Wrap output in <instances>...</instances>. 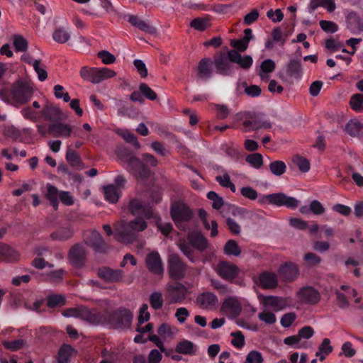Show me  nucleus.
Here are the masks:
<instances>
[{
	"instance_id": "1",
	"label": "nucleus",
	"mask_w": 363,
	"mask_h": 363,
	"mask_svg": "<svg viewBox=\"0 0 363 363\" xmlns=\"http://www.w3.org/2000/svg\"><path fill=\"white\" fill-rule=\"evenodd\" d=\"M117 155L129 167V172L137 181L146 182L151 176V170L133 152L125 148L118 150Z\"/></svg>"
},
{
	"instance_id": "2",
	"label": "nucleus",
	"mask_w": 363,
	"mask_h": 363,
	"mask_svg": "<svg viewBox=\"0 0 363 363\" xmlns=\"http://www.w3.org/2000/svg\"><path fill=\"white\" fill-rule=\"evenodd\" d=\"M147 223L142 218H137L130 222L123 221L120 228L116 229L114 238L125 244H132L138 239L137 233L145 230Z\"/></svg>"
},
{
	"instance_id": "3",
	"label": "nucleus",
	"mask_w": 363,
	"mask_h": 363,
	"mask_svg": "<svg viewBox=\"0 0 363 363\" xmlns=\"http://www.w3.org/2000/svg\"><path fill=\"white\" fill-rule=\"evenodd\" d=\"M10 92L16 104L23 105L29 101L33 94V86L31 82L21 78L11 85Z\"/></svg>"
},
{
	"instance_id": "4",
	"label": "nucleus",
	"mask_w": 363,
	"mask_h": 363,
	"mask_svg": "<svg viewBox=\"0 0 363 363\" xmlns=\"http://www.w3.org/2000/svg\"><path fill=\"white\" fill-rule=\"evenodd\" d=\"M116 72L107 67L96 68L88 66L82 67L79 70L80 77L93 84H99L105 79L114 77Z\"/></svg>"
},
{
	"instance_id": "5",
	"label": "nucleus",
	"mask_w": 363,
	"mask_h": 363,
	"mask_svg": "<svg viewBox=\"0 0 363 363\" xmlns=\"http://www.w3.org/2000/svg\"><path fill=\"white\" fill-rule=\"evenodd\" d=\"M133 313L129 309L119 308L107 315V322L114 329H127L130 327Z\"/></svg>"
},
{
	"instance_id": "6",
	"label": "nucleus",
	"mask_w": 363,
	"mask_h": 363,
	"mask_svg": "<svg viewBox=\"0 0 363 363\" xmlns=\"http://www.w3.org/2000/svg\"><path fill=\"white\" fill-rule=\"evenodd\" d=\"M170 215L177 227L183 230V223L190 221L193 218L194 213L192 210L186 203L177 201L172 204Z\"/></svg>"
},
{
	"instance_id": "7",
	"label": "nucleus",
	"mask_w": 363,
	"mask_h": 363,
	"mask_svg": "<svg viewBox=\"0 0 363 363\" xmlns=\"http://www.w3.org/2000/svg\"><path fill=\"white\" fill-rule=\"evenodd\" d=\"M260 204H270L277 206H286L294 208L298 206V201L294 197L288 196L284 193H274L263 196L258 200Z\"/></svg>"
},
{
	"instance_id": "8",
	"label": "nucleus",
	"mask_w": 363,
	"mask_h": 363,
	"mask_svg": "<svg viewBox=\"0 0 363 363\" xmlns=\"http://www.w3.org/2000/svg\"><path fill=\"white\" fill-rule=\"evenodd\" d=\"M168 274L174 280H181L185 277L186 264L177 254H172L167 260Z\"/></svg>"
},
{
	"instance_id": "9",
	"label": "nucleus",
	"mask_w": 363,
	"mask_h": 363,
	"mask_svg": "<svg viewBox=\"0 0 363 363\" xmlns=\"http://www.w3.org/2000/svg\"><path fill=\"white\" fill-rule=\"evenodd\" d=\"M229 56V50L227 47L213 56V64L216 69V72L222 75H228L230 74L232 65L230 64Z\"/></svg>"
},
{
	"instance_id": "10",
	"label": "nucleus",
	"mask_w": 363,
	"mask_h": 363,
	"mask_svg": "<svg viewBox=\"0 0 363 363\" xmlns=\"http://www.w3.org/2000/svg\"><path fill=\"white\" fill-rule=\"evenodd\" d=\"M86 249L82 244L77 243L69 249L67 258L74 268L80 269L86 263Z\"/></svg>"
},
{
	"instance_id": "11",
	"label": "nucleus",
	"mask_w": 363,
	"mask_h": 363,
	"mask_svg": "<svg viewBox=\"0 0 363 363\" xmlns=\"http://www.w3.org/2000/svg\"><path fill=\"white\" fill-rule=\"evenodd\" d=\"M167 297L170 303H181L187 295V288L180 282L168 283L166 286Z\"/></svg>"
},
{
	"instance_id": "12",
	"label": "nucleus",
	"mask_w": 363,
	"mask_h": 363,
	"mask_svg": "<svg viewBox=\"0 0 363 363\" xmlns=\"http://www.w3.org/2000/svg\"><path fill=\"white\" fill-rule=\"evenodd\" d=\"M85 242L95 252L106 254L110 250L108 244L105 242L102 235L95 230L90 232Z\"/></svg>"
},
{
	"instance_id": "13",
	"label": "nucleus",
	"mask_w": 363,
	"mask_h": 363,
	"mask_svg": "<svg viewBox=\"0 0 363 363\" xmlns=\"http://www.w3.org/2000/svg\"><path fill=\"white\" fill-rule=\"evenodd\" d=\"M277 272L280 280L285 282L295 281L300 274L298 265L292 262H286L281 264Z\"/></svg>"
},
{
	"instance_id": "14",
	"label": "nucleus",
	"mask_w": 363,
	"mask_h": 363,
	"mask_svg": "<svg viewBox=\"0 0 363 363\" xmlns=\"http://www.w3.org/2000/svg\"><path fill=\"white\" fill-rule=\"evenodd\" d=\"M97 276L107 283H120L123 281L124 272L104 266L96 269Z\"/></svg>"
},
{
	"instance_id": "15",
	"label": "nucleus",
	"mask_w": 363,
	"mask_h": 363,
	"mask_svg": "<svg viewBox=\"0 0 363 363\" xmlns=\"http://www.w3.org/2000/svg\"><path fill=\"white\" fill-rule=\"evenodd\" d=\"M41 115L46 121L52 123L61 122L65 121L67 118V115L60 108L49 102L44 106L41 111Z\"/></svg>"
},
{
	"instance_id": "16",
	"label": "nucleus",
	"mask_w": 363,
	"mask_h": 363,
	"mask_svg": "<svg viewBox=\"0 0 363 363\" xmlns=\"http://www.w3.org/2000/svg\"><path fill=\"white\" fill-rule=\"evenodd\" d=\"M216 271L220 277L228 281L236 278L240 272L237 265L228 261H220L217 265Z\"/></svg>"
},
{
	"instance_id": "17",
	"label": "nucleus",
	"mask_w": 363,
	"mask_h": 363,
	"mask_svg": "<svg viewBox=\"0 0 363 363\" xmlns=\"http://www.w3.org/2000/svg\"><path fill=\"white\" fill-rule=\"evenodd\" d=\"M128 208L129 212L133 216H143L147 219L152 216V209L146 206L145 204L138 199H131Z\"/></svg>"
},
{
	"instance_id": "18",
	"label": "nucleus",
	"mask_w": 363,
	"mask_h": 363,
	"mask_svg": "<svg viewBox=\"0 0 363 363\" xmlns=\"http://www.w3.org/2000/svg\"><path fill=\"white\" fill-rule=\"evenodd\" d=\"M301 301L306 304L315 305L320 300V293L311 286L303 287L298 291Z\"/></svg>"
},
{
	"instance_id": "19",
	"label": "nucleus",
	"mask_w": 363,
	"mask_h": 363,
	"mask_svg": "<svg viewBox=\"0 0 363 363\" xmlns=\"http://www.w3.org/2000/svg\"><path fill=\"white\" fill-rule=\"evenodd\" d=\"M187 240L191 245L200 252H203L208 247L207 239L200 231L189 232L187 235Z\"/></svg>"
},
{
	"instance_id": "20",
	"label": "nucleus",
	"mask_w": 363,
	"mask_h": 363,
	"mask_svg": "<svg viewBox=\"0 0 363 363\" xmlns=\"http://www.w3.org/2000/svg\"><path fill=\"white\" fill-rule=\"evenodd\" d=\"M145 262L149 271L155 274H162L164 269L160 256L157 252L149 253L145 259Z\"/></svg>"
},
{
	"instance_id": "21",
	"label": "nucleus",
	"mask_w": 363,
	"mask_h": 363,
	"mask_svg": "<svg viewBox=\"0 0 363 363\" xmlns=\"http://www.w3.org/2000/svg\"><path fill=\"white\" fill-rule=\"evenodd\" d=\"M72 132V127L67 123L55 122L50 124L48 128V133L54 137L69 138Z\"/></svg>"
},
{
	"instance_id": "22",
	"label": "nucleus",
	"mask_w": 363,
	"mask_h": 363,
	"mask_svg": "<svg viewBox=\"0 0 363 363\" xmlns=\"http://www.w3.org/2000/svg\"><path fill=\"white\" fill-rule=\"evenodd\" d=\"M229 56L231 62L238 64L243 69H248L252 65L253 60L250 55L242 56L237 50H230Z\"/></svg>"
},
{
	"instance_id": "23",
	"label": "nucleus",
	"mask_w": 363,
	"mask_h": 363,
	"mask_svg": "<svg viewBox=\"0 0 363 363\" xmlns=\"http://www.w3.org/2000/svg\"><path fill=\"white\" fill-rule=\"evenodd\" d=\"M221 310L230 316L237 317L240 313L242 308L236 298L230 297L224 301Z\"/></svg>"
},
{
	"instance_id": "24",
	"label": "nucleus",
	"mask_w": 363,
	"mask_h": 363,
	"mask_svg": "<svg viewBox=\"0 0 363 363\" xmlns=\"http://www.w3.org/2000/svg\"><path fill=\"white\" fill-rule=\"evenodd\" d=\"M20 254L9 245L0 243V261L15 262L18 260Z\"/></svg>"
},
{
	"instance_id": "25",
	"label": "nucleus",
	"mask_w": 363,
	"mask_h": 363,
	"mask_svg": "<svg viewBox=\"0 0 363 363\" xmlns=\"http://www.w3.org/2000/svg\"><path fill=\"white\" fill-rule=\"evenodd\" d=\"M218 303L216 296L211 292H203L197 296L196 303L201 308H208Z\"/></svg>"
},
{
	"instance_id": "26",
	"label": "nucleus",
	"mask_w": 363,
	"mask_h": 363,
	"mask_svg": "<svg viewBox=\"0 0 363 363\" xmlns=\"http://www.w3.org/2000/svg\"><path fill=\"white\" fill-rule=\"evenodd\" d=\"M77 351L69 345L63 344L59 349L57 354V363H69L72 356H76Z\"/></svg>"
},
{
	"instance_id": "27",
	"label": "nucleus",
	"mask_w": 363,
	"mask_h": 363,
	"mask_svg": "<svg viewBox=\"0 0 363 363\" xmlns=\"http://www.w3.org/2000/svg\"><path fill=\"white\" fill-rule=\"evenodd\" d=\"M260 286L264 289H275L278 286L277 275L274 273L264 272L259 277Z\"/></svg>"
},
{
	"instance_id": "28",
	"label": "nucleus",
	"mask_w": 363,
	"mask_h": 363,
	"mask_svg": "<svg viewBox=\"0 0 363 363\" xmlns=\"http://www.w3.org/2000/svg\"><path fill=\"white\" fill-rule=\"evenodd\" d=\"M286 73L289 77L298 79L303 73V68L300 59H290L286 65Z\"/></svg>"
},
{
	"instance_id": "29",
	"label": "nucleus",
	"mask_w": 363,
	"mask_h": 363,
	"mask_svg": "<svg viewBox=\"0 0 363 363\" xmlns=\"http://www.w3.org/2000/svg\"><path fill=\"white\" fill-rule=\"evenodd\" d=\"M211 64V60L207 57L203 58L199 61L197 69L200 77H211L212 74Z\"/></svg>"
},
{
	"instance_id": "30",
	"label": "nucleus",
	"mask_w": 363,
	"mask_h": 363,
	"mask_svg": "<svg viewBox=\"0 0 363 363\" xmlns=\"http://www.w3.org/2000/svg\"><path fill=\"white\" fill-rule=\"evenodd\" d=\"M128 21L130 23H131L133 26H135L140 29L143 31L147 32L148 33L153 34L156 32V29L150 26L147 23L140 19L138 16L131 15L129 17Z\"/></svg>"
},
{
	"instance_id": "31",
	"label": "nucleus",
	"mask_w": 363,
	"mask_h": 363,
	"mask_svg": "<svg viewBox=\"0 0 363 363\" xmlns=\"http://www.w3.org/2000/svg\"><path fill=\"white\" fill-rule=\"evenodd\" d=\"M242 124L246 128L245 131L250 130H257L262 128V121L256 113L250 114L249 116L243 121Z\"/></svg>"
},
{
	"instance_id": "32",
	"label": "nucleus",
	"mask_w": 363,
	"mask_h": 363,
	"mask_svg": "<svg viewBox=\"0 0 363 363\" xmlns=\"http://www.w3.org/2000/svg\"><path fill=\"white\" fill-rule=\"evenodd\" d=\"M66 160L69 164L77 170L84 168L79 155L74 150L69 149L66 153Z\"/></svg>"
},
{
	"instance_id": "33",
	"label": "nucleus",
	"mask_w": 363,
	"mask_h": 363,
	"mask_svg": "<svg viewBox=\"0 0 363 363\" xmlns=\"http://www.w3.org/2000/svg\"><path fill=\"white\" fill-rule=\"evenodd\" d=\"M47 194L45 195L48 200L50 201V204L52 206L55 210H57L58 208V197L60 196V193L58 189L53 185L48 184L47 185Z\"/></svg>"
},
{
	"instance_id": "34",
	"label": "nucleus",
	"mask_w": 363,
	"mask_h": 363,
	"mask_svg": "<svg viewBox=\"0 0 363 363\" xmlns=\"http://www.w3.org/2000/svg\"><path fill=\"white\" fill-rule=\"evenodd\" d=\"M175 351L183 354H194L195 353L194 345L191 341L184 340L177 343Z\"/></svg>"
},
{
	"instance_id": "35",
	"label": "nucleus",
	"mask_w": 363,
	"mask_h": 363,
	"mask_svg": "<svg viewBox=\"0 0 363 363\" xmlns=\"http://www.w3.org/2000/svg\"><path fill=\"white\" fill-rule=\"evenodd\" d=\"M318 6H323L327 9L329 12L335 9L334 0H311L309 8L311 11L315 10Z\"/></svg>"
},
{
	"instance_id": "36",
	"label": "nucleus",
	"mask_w": 363,
	"mask_h": 363,
	"mask_svg": "<svg viewBox=\"0 0 363 363\" xmlns=\"http://www.w3.org/2000/svg\"><path fill=\"white\" fill-rule=\"evenodd\" d=\"M223 252L227 255L238 257L241 254V249L235 240H229L224 245Z\"/></svg>"
},
{
	"instance_id": "37",
	"label": "nucleus",
	"mask_w": 363,
	"mask_h": 363,
	"mask_svg": "<svg viewBox=\"0 0 363 363\" xmlns=\"http://www.w3.org/2000/svg\"><path fill=\"white\" fill-rule=\"evenodd\" d=\"M362 123L358 121H350L345 125V131L352 137L359 136Z\"/></svg>"
},
{
	"instance_id": "38",
	"label": "nucleus",
	"mask_w": 363,
	"mask_h": 363,
	"mask_svg": "<svg viewBox=\"0 0 363 363\" xmlns=\"http://www.w3.org/2000/svg\"><path fill=\"white\" fill-rule=\"evenodd\" d=\"M104 193L106 199L110 203H116L118 201L119 194L114 185L111 184L107 186H104Z\"/></svg>"
},
{
	"instance_id": "39",
	"label": "nucleus",
	"mask_w": 363,
	"mask_h": 363,
	"mask_svg": "<svg viewBox=\"0 0 363 363\" xmlns=\"http://www.w3.org/2000/svg\"><path fill=\"white\" fill-rule=\"evenodd\" d=\"M66 303L65 297L61 294H52L47 297V305L52 308L57 306H62Z\"/></svg>"
},
{
	"instance_id": "40",
	"label": "nucleus",
	"mask_w": 363,
	"mask_h": 363,
	"mask_svg": "<svg viewBox=\"0 0 363 363\" xmlns=\"http://www.w3.org/2000/svg\"><path fill=\"white\" fill-rule=\"evenodd\" d=\"M72 232L68 228H61L57 231L52 233L50 237L52 240L65 241L72 237Z\"/></svg>"
},
{
	"instance_id": "41",
	"label": "nucleus",
	"mask_w": 363,
	"mask_h": 363,
	"mask_svg": "<svg viewBox=\"0 0 363 363\" xmlns=\"http://www.w3.org/2000/svg\"><path fill=\"white\" fill-rule=\"evenodd\" d=\"M13 39V47L16 52H26L28 48V43L27 40L21 35H14Z\"/></svg>"
},
{
	"instance_id": "42",
	"label": "nucleus",
	"mask_w": 363,
	"mask_h": 363,
	"mask_svg": "<svg viewBox=\"0 0 363 363\" xmlns=\"http://www.w3.org/2000/svg\"><path fill=\"white\" fill-rule=\"evenodd\" d=\"M53 40L60 44L66 43L70 38V35L62 28H57L52 33Z\"/></svg>"
},
{
	"instance_id": "43",
	"label": "nucleus",
	"mask_w": 363,
	"mask_h": 363,
	"mask_svg": "<svg viewBox=\"0 0 363 363\" xmlns=\"http://www.w3.org/2000/svg\"><path fill=\"white\" fill-rule=\"evenodd\" d=\"M150 306L155 310L160 309L163 306L162 294L160 291L152 292L149 298Z\"/></svg>"
},
{
	"instance_id": "44",
	"label": "nucleus",
	"mask_w": 363,
	"mask_h": 363,
	"mask_svg": "<svg viewBox=\"0 0 363 363\" xmlns=\"http://www.w3.org/2000/svg\"><path fill=\"white\" fill-rule=\"evenodd\" d=\"M80 318L91 324H98L99 323V317L86 307H81Z\"/></svg>"
},
{
	"instance_id": "45",
	"label": "nucleus",
	"mask_w": 363,
	"mask_h": 363,
	"mask_svg": "<svg viewBox=\"0 0 363 363\" xmlns=\"http://www.w3.org/2000/svg\"><path fill=\"white\" fill-rule=\"evenodd\" d=\"M292 162L296 164L301 172H307L310 169V162L305 157L300 155H295Z\"/></svg>"
},
{
	"instance_id": "46",
	"label": "nucleus",
	"mask_w": 363,
	"mask_h": 363,
	"mask_svg": "<svg viewBox=\"0 0 363 363\" xmlns=\"http://www.w3.org/2000/svg\"><path fill=\"white\" fill-rule=\"evenodd\" d=\"M190 26L195 30L203 31L210 26L209 19L206 18H196L191 21Z\"/></svg>"
},
{
	"instance_id": "47",
	"label": "nucleus",
	"mask_w": 363,
	"mask_h": 363,
	"mask_svg": "<svg viewBox=\"0 0 363 363\" xmlns=\"http://www.w3.org/2000/svg\"><path fill=\"white\" fill-rule=\"evenodd\" d=\"M350 105L352 110L355 111H363V94H355L352 96Z\"/></svg>"
},
{
	"instance_id": "48",
	"label": "nucleus",
	"mask_w": 363,
	"mask_h": 363,
	"mask_svg": "<svg viewBox=\"0 0 363 363\" xmlns=\"http://www.w3.org/2000/svg\"><path fill=\"white\" fill-rule=\"evenodd\" d=\"M286 167L284 162L277 160L269 164V169L276 176H281L286 171Z\"/></svg>"
},
{
	"instance_id": "49",
	"label": "nucleus",
	"mask_w": 363,
	"mask_h": 363,
	"mask_svg": "<svg viewBox=\"0 0 363 363\" xmlns=\"http://www.w3.org/2000/svg\"><path fill=\"white\" fill-rule=\"evenodd\" d=\"M245 160L256 169H259L263 164L262 156L260 153L250 154L246 157Z\"/></svg>"
},
{
	"instance_id": "50",
	"label": "nucleus",
	"mask_w": 363,
	"mask_h": 363,
	"mask_svg": "<svg viewBox=\"0 0 363 363\" xmlns=\"http://www.w3.org/2000/svg\"><path fill=\"white\" fill-rule=\"evenodd\" d=\"M207 198L213 201L212 207L214 209L219 210L224 205V201L215 191H211L207 194Z\"/></svg>"
},
{
	"instance_id": "51",
	"label": "nucleus",
	"mask_w": 363,
	"mask_h": 363,
	"mask_svg": "<svg viewBox=\"0 0 363 363\" xmlns=\"http://www.w3.org/2000/svg\"><path fill=\"white\" fill-rule=\"evenodd\" d=\"M179 250L191 262H194V251L185 240L181 241L179 245Z\"/></svg>"
},
{
	"instance_id": "52",
	"label": "nucleus",
	"mask_w": 363,
	"mask_h": 363,
	"mask_svg": "<svg viewBox=\"0 0 363 363\" xmlns=\"http://www.w3.org/2000/svg\"><path fill=\"white\" fill-rule=\"evenodd\" d=\"M139 90L147 99L154 101L157 99V94L146 84L142 83L139 85Z\"/></svg>"
},
{
	"instance_id": "53",
	"label": "nucleus",
	"mask_w": 363,
	"mask_h": 363,
	"mask_svg": "<svg viewBox=\"0 0 363 363\" xmlns=\"http://www.w3.org/2000/svg\"><path fill=\"white\" fill-rule=\"evenodd\" d=\"M319 25L325 33H333L338 30V26L330 21L321 20L319 21Z\"/></svg>"
},
{
	"instance_id": "54",
	"label": "nucleus",
	"mask_w": 363,
	"mask_h": 363,
	"mask_svg": "<svg viewBox=\"0 0 363 363\" xmlns=\"http://www.w3.org/2000/svg\"><path fill=\"white\" fill-rule=\"evenodd\" d=\"M3 345L11 351H17L23 347L24 340L18 339L13 341H4Z\"/></svg>"
},
{
	"instance_id": "55",
	"label": "nucleus",
	"mask_w": 363,
	"mask_h": 363,
	"mask_svg": "<svg viewBox=\"0 0 363 363\" xmlns=\"http://www.w3.org/2000/svg\"><path fill=\"white\" fill-rule=\"evenodd\" d=\"M97 57L101 60L104 65L113 64L116 62V57L106 50H101L97 53Z\"/></svg>"
},
{
	"instance_id": "56",
	"label": "nucleus",
	"mask_w": 363,
	"mask_h": 363,
	"mask_svg": "<svg viewBox=\"0 0 363 363\" xmlns=\"http://www.w3.org/2000/svg\"><path fill=\"white\" fill-rule=\"evenodd\" d=\"M304 260L307 263L308 266L313 267L320 263L321 258L314 253L308 252L304 255Z\"/></svg>"
},
{
	"instance_id": "57",
	"label": "nucleus",
	"mask_w": 363,
	"mask_h": 363,
	"mask_svg": "<svg viewBox=\"0 0 363 363\" xmlns=\"http://www.w3.org/2000/svg\"><path fill=\"white\" fill-rule=\"evenodd\" d=\"M121 136L127 143L133 144V145L136 149L138 150L140 148V144L139 143L136 136L133 133L129 132L128 130H125L122 133Z\"/></svg>"
},
{
	"instance_id": "58",
	"label": "nucleus",
	"mask_w": 363,
	"mask_h": 363,
	"mask_svg": "<svg viewBox=\"0 0 363 363\" xmlns=\"http://www.w3.org/2000/svg\"><path fill=\"white\" fill-rule=\"evenodd\" d=\"M231 335L234 337L231 340V343L233 346L237 348H241L245 344V337L241 331H237L231 333Z\"/></svg>"
},
{
	"instance_id": "59",
	"label": "nucleus",
	"mask_w": 363,
	"mask_h": 363,
	"mask_svg": "<svg viewBox=\"0 0 363 363\" xmlns=\"http://www.w3.org/2000/svg\"><path fill=\"white\" fill-rule=\"evenodd\" d=\"M264 359L262 354L257 351H251L246 357L245 363H262Z\"/></svg>"
},
{
	"instance_id": "60",
	"label": "nucleus",
	"mask_w": 363,
	"mask_h": 363,
	"mask_svg": "<svg viewBox=\"0 0 363 363\" xmlns=\"http://www.w3.org/2000/svg\"><path fill=\"white\" fill-rule=\"evenodd\" d=\"M148 306L146 303H143L140 309L139 315L138 318V324L141 325L146 321H148L150 318V314L147 311Z\"/></svg>"
},
{
	"instance_id": "61",
	"label": "nucleus",
	"mask_w": 363,
	"mask_h": 363,
	"mask_svg": "<svg viewBox=\"0 0 363 363\" xmlns=\"http://www.w3.org/2000/svg\"><path fill=\"white\" fill-rule=\"evenodd\" d=\"M41 61L39 60H34L33 63V68L38 74V79L41 82L45 81L48 77V73L44 68L40 67Z\"/></svg>"
},
{
	"instance_id": "62",
	"label": "nucleus",
	"mask_w": 363,
	"mask_h": 363,
	"mask_svg": "<svg viewBox=\"0 0 363 363\" xmlns=\"http://www.w3.org/2000/svg\"><path fill=\"white\" fill-rule=\"evenodd\" d=\"M275 62L271 59H267L262 62L260 65V72L267 74L271 73L275 69Z\"/></svg>"
},
{
	"instance_id": "63",
	"label": "nucleus",
	"mask_w": 363,
	"mask_h": 363,
	"mask_svg": "<svg viewBox=\"0 0 363 363\" xmlns=\"http://www.w3.org/2000/svg\"><path fill=\"white\" fill-rule=\"evenodd\" d=\"M230 46L233 47L237 52H245L248 48V43H245L242 38L238 40H231Z\"/></svg>"
},
{
	"instance_id": "64",
	"label": "nucleus",
	"mask_w": 363,
	"mask_h": 363,
	"mask_svg": "<svg viewBox=\"0 0 363 363\" xmlns=\"http://www.w3.org/2000/svg\"><path fill=\"white\" fill-rule=\"evenodd\" d=\"M240 193L242 196L250 200H255L258 196L257 191L251 186L242 187L240 189Z\"/></svg>"
}]
</instances>
